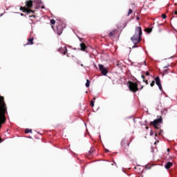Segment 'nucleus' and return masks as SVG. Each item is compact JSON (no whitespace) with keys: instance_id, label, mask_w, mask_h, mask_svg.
Instances as JSON below:
<instances>
[{"instance_id":"nucleus-34","label":"nucleus","mask_w":177,"mask_h":177,"mask_svg":"<svg viewBox=\"0 0 177 177\" xmlns=\"http://www.w3.org/2000/svg\"><path fill=\"white\" fill-rule=\"evenodd\" d=\"M167 150V151H169V148H168Z\"/></svg>"},{"instance_id":"nucleus-16","label":"nucleus","mask_w":177,"mask_h":177,"mask_svg":"<svg viewBox=\"0 0 177 177\" xmlns=\"http://www.w3.org/2000/svg\"><path fill=\"white\" fill-rule=\"evenodd\" d=\"M146 32H148V34H150V32H151V31H153V28H147L145 29Z\"/></svg>"},{"instance_id":"nucleus-28","label":"nucleus","mask_w":177,"mask_h":177,"mask_svg":"<svg viewBox=\"0 0 177 177\" xmlns=\"http://www.w3.org/2000/svg\"><path fill=\"white\" fill-rule=\"evenodd\" d=\"M141 77H142V80H145V77L144 75H142Z\"/></svg>"},{"instance_id":"nucleus-13","label":"nucleus","mask_w":177,"mask_h":177,"mask_svg":"<svg viewBox=\"0 0 177 177\" xmlns=\"http://www.w3.org/2000/svg\"><path fill=\"white\" fill-rule=\"evenodd\" d=\"M80 49L83 52H86V46L84 43L80 44Z\"/></svg>"},{"instance_id":"nucleus-14","label":"nucleus","mask_w":177,"mask_h":177,"mask_svg":"<svg viewBox=\"0 0 177 177\" xmlns=\"http://www.w3.org/2000/svg\"><path fill=\"white\" fill-rule=\"evenodd\" d=\"M172 165H174V164L171 162H167L166 163V165H165V168H166V169H169V168H171V167H172Z\"/></svg>"},{"instance_id":"nucleus-21","label":"nucleus","mask_w":177,"mask_h":177,"mask_svg":"<svg viewBox=\"0 0 177 177\" xmlns=\"http://www.w3.org/2000/svg\"><path fill=\"white\" fill-rule=\"evenodd\" d=\"M132 9H129V12H128V15H127V16H129V15H132Z\"/></svg>"},{"instance_id":"nucleus-38","label":"nucleus","mask_w":177,"mask_h":177,"mask_svg":"<svg viewBox=\"0 0 177 177\" xmlns=\"http://www.w3.org/2000/svg\"><path fill=\"white\" fill-rule=\"evenodd\" d=\"M52 27V28H54V27L53 26H51Z\"/></svg>"},{"instance_id":"nucleus-25","label":"nucleus","mask_w":177,"mask_h":177,"mask_svg":"<svg viewBox=\"0 0 177 177\" xmlns=\"http://www.w3.org/2000/svg\"><path fill=\"white\" fill-rule=\"evenodd\" d=\"M153 130H151V131H150V135H151V136H153Z\"/></svg>"},{"instance_id":"nucleus-36","label":"nucleus","mask_w":177,"mask_h":177,"mask_svg":"<svg viewBox=\"0 0 177 177\" xmlns=\"http://www.w3.org/2000/svg\"><path fill=\"white\" fill-rule=\"evenodd\" d=\"M155 136H157V133L155 134Z\"/></svg>"},{"instance_id":"nucleus-9","label":"nucleus","mask_w":177,"mask_h":177,"mask_svg":"<svg viewBox=\"0 0 177 177\" xmlns=\"http://www.w3.org/2000/svg\"><path fill=\"white\" fill-rule=\"evenodd\" d=\"M155 82L156 85H158L160 91H162V86L161 85V80L160 79V77L157 76L155 78Z\"/></svg>"},{"instance_id":"nucleus-6","label":"nucleus","mask_w":177,"mask_h":177,"mask_svg":"<svg viewBox=\"0 0 177 177\" xmlns=\"http://www.w3.org/2000/svg\"><path fill=\"white\" fill-rule=\"evenodd\" d=\"M98 67H99V70L101 72V74H102V75H107V73H109V71H107V69L106 68H104V66H103L102 64H99Z\"/></svg>"},{"instance_id":"nucleus-7","label":"nucleus","mask_w":177,"mask_h":177,"mask_svg":"<svg viewBox=\"0 0 177 177\" xmlns=\"http://www.w3.org/2000/svg\"><path fill=\"white\" fill-rule=\"evenodd\" d=\"M20 10H22L24 13H28V15H30V13H35V11L30 10V8H27L26 7H20Z\"/></svg>"},{"instance_id":"nucleus-35","label":"nucleus","mask_w":177,"mask_h":177,"mask_svg":"<svg viewBox=\"0 0 177 177\" xmlns=\"http://www.w3.org/2000/svg\"><path fill=\"white\" fill-rule=\"evenodd\" d=\"M140 89H143V86L140 88Z\"/></svg>"},{"instance_id":"nucleus-29","label":"nucleus","mask_w":177,"mask_h":177,"mask_svg":"<svg viewBox=\"0 0 177 177\" xmlns=\"http://www.w3.org/2000/svg\"><path fill=\"white\" fill-rule=\"evenodd\" d=\"M137 20H140V17H136Z\"/></svg>"},{"instance_id":"nucleus-19","label":"nucleus","mask_w":177,"mask_h":177,"mask_svg":"<svg viewBox=\"0 0 177 177\" xmlns=\"http://www.w3.org/2000/svg\"><path fill=\"white\" fill-rule=\"evenodd\" d=\"M50 24L53 25V26H55V24H56V21L55 19H51L50 20Z\"/></svg>"},{"instance_id":"nucleus-12","label":"nucleus","mask_w":177,"mask_h":177,"mask_svg":"<svg viewBox=\"0 0 177 177\" xmlns=\"http://www.w3.org/2000/svg\"><path fill=\"white\" fill-rule=\"evenodd\" d=\"M26 45H34V37L28 39V43Z\"/></svg>"},{"instance_id":"nucleus-30","label":"nucleus","mask_w":177,"mask_h":177,"mask_svg":"<svg viewBox=\"0 0 177 177\" xmlns=\"http://www.w3.org/2000/svg\"><path fill=\"white\" fill-rule=\"evenodd\" d=\"M174 15H177V11H174Z\"/></svg>"},{"instance_id":"nucleus-18","label":"nucleus","mask_w":177,"mask_h":177,"mask_svg":"<svg viewBox=\"0 0 177 177\" xmlns=\"http://www.w3.org/2000/svg\"><path fill=\"white\" fill-rule=\"evenodd\" d=\"M90 86H91V81H89V80H86V88H89Z\"/></svg>"},{"instance_id":"nucleus-26","label":"nucleus","mask_w":177,"mask_h":177,"mask_svg":"<svg viewBox=\"0 0 177 177\" xmlns=\"http://www.w3.org/2000/svg\"><path fill=\"white\" fill-rule=\"evenodd\" d=\"M145 75L149 76V75H150V73H149L148 71H147V72L145 73Z\"/></svg>"},{"instance_id":"nucleus-2","label":"nucleus","mask_w":177,"mask_h":177,"mask_svg":"<svg viewBox=\"0 0 177 177\" xmlns=\"http://www.w3.org/2000/svg\"><path fill=\"white\" fill-rule=\"evenodd\" d=\"M142 34H143L142 31V27L138 26L136 28V32L134 35L131 38V40L135 45L139 44L140 41H142Z\"/></svg>"},{"instance_id":"nucleus-17","label":"nucleus","mask_w":177,"mask_h":177,"mask_svg":"<svg viewBox=\"0 0 177 177\" xmlns=\"http://www.w3.org/2000/svg\"><path fill=\"white\" fill-rule=\"evenodd\" d=\"M25 133H32V129H26L25 130Z\"/></svg>"},{"instance_id":"nucleus-33","label":"nucleus","mask_w":177,"mask_h":177,"mask_svg":"<svg viewBox=\"0 0 177 177\" xmlns=\"http://www.w3.org/2000/svg\"><path fill=\"white\" fill-rule=\"evenodd\" d=\"M93 100H96V97H94V98H93Z\"/></svg>"},{"instance_id":"nucleus-10","label":"nucleus","mask_w":177,"mask_h":177,"mask_svg":"<svg viewBox=\"0 0 177 177\" xmlns=\"http://www.w3.org/2000/svg\"><path fill=\"white\" fill-rule=\"evenodd\" d=\"M25 5L27 9H31V7L32 6V0H27L25 2Z\"/></svg>"},{"instance_id":"nucleus-1","label":"nucleus","mask_w":177,"mask_h":177,"mask_svg":"<svg viewBox=\"0 0 177 177\" xmlns=\"http://www.w3.org/2000/svg\"><path fill=\"white\" fill-rule=\"evenodd\" d=\"M3 100H4L3 97L1 96L0 97V128H1V125H2V124H5L6 121V117L5 116V114L6 113V109L3 108V107H5L6 104H5V102H3ZM1 142H2V138H1L0 137V143H1Z\"/></svg>"},{"instance_id":"nucleus-4","label":"nucleus","mask_w":177,"mask_h":177,"mask_svg":"<svg viewBox=\"0 0 177 177\" xmlns=\"http://www.w3.org/2000/svg\"><path fill=\"white\" fill-rule=\"evenodd\" d=\"M161 123H162V118L160 117V118L156 119L153 122H151L150 125H153L155 129H159L160 127H158V124Z\"/></svg>"},{"instance_id":"nucleus-24","label":"nucleus","mask_w":177,"mask_h":177,"mask_svg":"<svg viewBox=\"0 0 177 177\" xmlns=\"http://www.w3.org/2000/svg\"><path fill=\"white\" fill-rule=\"evenodd\" d=\"M143 82H145L146 85H149V82L147 80H143Z\"/></svg>"},{"instance_id":"nucleus-8","label":"nucleus","mask_w":177,"mask_h":177,"mask_svg":"<svg viewBox=\"0 0 177 177\" xmlns=\"http://www.w3.org/2000/svg\"><path fill=\"white\" fill-rule=\"evenodd\" d=\"M63 25H60L59 24L56 30H55V32H57V35H62V32H63Z\"/></svg>"},{"instance_id":"nucleus-37","label":"nucleus","mask_w":177,"mask_h":177,"mask_svg":"<svg viewBox=\"0 0 177 177\" xmlns=\"http://www.w3.org/2000/svg\"><path fill=\"white\" fill-rule=\"evenodd\" d=\"M21 16H23V14H21Z\"/></svg>"},{"instance_id":"nucleus-22","label":"nucleus","mask_w":177,"mask_h":177,"mask_svg":"<svg viewBox=\"0 0 177 177\" xmlns=\"http://www.w3.org/2000/svg\"><path fill=\"white\" fill-rule=\"evenodd\" d=\"M156 84V81H152L151 82V83L150 84V86H151V87H153V86L154 85Z\"/></svg>"},{"instance_id":"nucleus-31","label":"nucleus","mask_w":177,"mask_h":177,"mask_svg":"<svg viewBox=\"0 0 177 177\" xmlns=\"http://www.w3.org/2000/svg\"><path fill=\"white\" fill-rule=\"evenodd\" d=\"M146 129H149V127H146Z\"/></svg>"},{"instance_id":"nucleus-20","label":"nucleus","mask_w":177,"mask_h":177,"mask_svg":"<svg viewBox=\"0 0 177 177\" xmlns=\"http://www.w3.org/2000/svg\"><path fill=\"white\" fill-rule=\"evenodd\" d=\"M90 104H91V107H94L95 106V102H93V100H91L90 102Z\"/></svg>"},{"instance_id":"nucleus-5","label":"nucleus","mask_w":177,"mask_h":177,"mask_svg":"<svg viewBox=\"0 0 177 177\" xmlns=\"http://www.w3.org/2000/svg\"><path fill=\"white\" fill-rule=\"evenodd\" d=\"M129 145H131V142H129V140H128L126 138H124L121 142V146L123 150H128V147H129Z\"/></svg>"},{"instance_id":"nucleus-23","label":"nucleus","mask_w":177,"mask_h":177,"mask_svg":"<svg viewBox=\"0 0 177 177\" xmlns=\"http://www.w3.org/2000/svg\"><path fill=\"white\" fill-rule=\"evenodd\" d=\"M162 19H167V15L162 14Z\"/></svg>"},{"instance_id":"nucleus-32","label":"nucleus","mask_w":177,"mask_h":177,"mask_svg":"<svg viewBox=\"0 0 177 177\" xmlns=\"http://www.w3.org/2000/svg\"><path fill=\"white\" fill-rule=\"evenodd\" d=\"M1 17H2V16H3V14H1V15H0Z\"/></svg>"},{"instance_id":"nucleus-27","label":"nucleus","mask_w":177,"mask_h":177,"mask_svg":"<svg viewBox=\"0 0 177 177\" xmlns=\"http://www.w3.org/2000/svg\"><path fill=\"white\" fill-rule=\"evenodd\" d=\"M29 17H34V18H35V15H30Z\"/></svg>"},{"instance_id":"nucleus-3","label":"nucleus","mask_w":177,"mask_h":177,"mask_svg":"<svg viewBox=\"0 0 177 177\" xmlns=\"http://www.w3.org/2000/svg\"><path fill=\"white\" fill-rule=\"evenodd\" d=\"M129 89L131 91V92H138L139 91V88H138V84L133 82H129Z\"/></svg>"},{"instance_id":"nucleus-11","label":"nucleus","mask_w":177,"mask_h":177,"mask_svg":"<svg viewBox=\"0 0 177 177\" xmlns=\"http://www.w3.org/2000/svg\"><path fill=\"white\" fill-rule=\"evenodd\" d=\"M59 51L60 53H62V55H66L68 50L66 46L61 47L59 49Z\"/></svg>"},{"instance_id":"nucleus-15","label":"nucleus","mask_w":177,"mask_h":177,"mask_svg":"<svg viewBox=\"0 0 177 177\" xmlns=\"http://www.w3.org/2000/svg\"><path fill=\"white\" fill-rule=\"evenodd\" d=\"M114 35H115V30L111 32L109 35V38H112V37H114Z\"/></svg>"}]
</instances>
